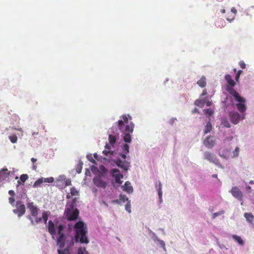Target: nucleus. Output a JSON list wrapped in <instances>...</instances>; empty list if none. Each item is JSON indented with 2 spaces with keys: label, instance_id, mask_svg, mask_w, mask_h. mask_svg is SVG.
Masks as SVG:
<instances>
[{
  "label": "nucleus",
  "instance_id": "12",
  "mask_svg": "<svg viewBox=\"0 0 254 254\" xmlns=\"http://www.w3.org/2000/svg\"><path fill=\"white\" fill-rule=\"evenodd\" d=\"M16 208L13 209L14 213L17 215L19 217L23 215L25 213V207L21 201H17L16 204Z\"/></svg>",
  "mask_w": 254,
  "mask_h": 254
},
{
  "label": "nucleus",
  "instance_id": "15",
  "mask_svg": "<svg viewBox=\"0 0 254 254\" xmlns=\"http://www.w3.org/2000/svg\"><path fill=\"white\" fill-rule=\"evenodd\" d=\"M94 185L97 187H101L105 189L106 187L107 183L102 180L100 177H95L93 179Z\"/></svg>",
  "mask_w": 254,
  "mask_h": 254
},
{
  "label": "nucleus",
  "instance_id": "24",
  "mask_svg": "<svg viewBox=\"0 0 254 254\" xmlns=\"http://www.w3.org/2000/svg\"><path fill=\"white\" fill-rule=\"evenodd\" d=\"M232 237L235 242L239 244V245L243 246L244 245V241L240 236L236 235H232Z\"/></svg>",
  "mask_w": 254,
  "mask_h": 254
},
{
  "label": "nucleus",
  "instance_id": "14",
  "mask_svg": "<svg viewBox=\"0 0 254 254\" xmlns=\"http://www.w3.org/2000/svg\"><path fill=\"white\" fill-rule=\"evenodd\" d=\"M27 208L29 209L31 215L33 217H36L38 214V208L34 205L33 202H30L27 204Z\"/></svg>",
  "mask_w": 254,
  "mask_h": 254
},
{
  "label": "nucleus",
  "instance_id": "42",
  "mask_svg": "<svg viewBox=\"0 0 254 254\" xmlns=\"http://www.w3.org/2000/svg\"><path fill=\"white\" fill-rule=\"evenodd\" d=\"M54 181V179L53 177H50L47 178H44V183H53Z\"/></svg>",
  "mask_w": 254,
  "mask_h": 254
},
{
  "label": "nucleus",
  "instance_id": "60",
  "mask_svg": "<svg viewBox=\"0 0 254 254\" xmlns=\"http://www.w3.org/2000/svg\"><path fill=\"white\" fill-rule=\"evenodd\" d=\"M33 169L35 171H36L37 169V166L36 165H35L34 164H33Z\"/></svg>",
  "mask_w": 254,
  "mask_h": 254
},
{
  "label": "nucleus",
  "instance_id": "63",
  "mask_svg": "<svg viewBox=\"0 0 254 254\" xmlns=\"http://www.w3.org/2000/svg\"><path fill=\"white\" fill-rule=\"evenodd\" d=\"M212 177L214 178H217V175L216 174H213Z\"/></svg>",
  "mask_w": 254,
  "mask_h": 254
},
{
  "label": "nucleus",
  "instance_id": "5",
  "mask_svg": "<svg viewBox=\"0 0 254 254\" xmlns=\"http://www.w3.org/2000/svg\"><path fill=\"white\" fill-rule=\"evenodd\" d=\"M76 199L74 198L71 204L67 207L64 211L65 218L68 221H74L77 219L79 212L77 208H74Z\"/></svg>",
  "mask_w": 254,
  "mask_h": 254
},
{
  "label": "nucleus",
  "instance_id": "19",
  "mask_svg": "<svg viewBox=\"0 0 254 254\" xmlns=\"http://www.w3.org/2000/svg\"><path fill=\"white\" fill-rule=\"evenodd\" d=\"M220 157L228 160L229 158V150L227 149L220 150L218 153Z\"/></svg>",
  "mask_w": 254,
  "mask_h": 254
},
{
  "label": "nucleus",
  "instance_id": "27",
  "mask_svg": "<svg viewBox=\"0 0 254 254\" xmlns=\"http://www.w3.org/2000/svg\"><path fill=\"white\" fill-rule=\"evenodd\" d=\"M27 217L29 220H30L32 225H35L36 223H39L40 222L42 221L41 217H37L36 216L35 217L36 218L35 219V220H33L30 216H27Z\"/></svg>",
  "mask_w": 254,
  "mask_h": 254
},
{
  "label": "nucleus",
  "instance_id": "8",
  "mask_svg": "<svg viewBox=\"0 0 254 254\" xmlns=\"http://www.w3.org/2000/svg\"><path fill=\"white\" fill-rule=\"evenodd\" d=\"M246 113H239L236 111H232L229 113V119L231 122L237 125L240 121H243L246 118Z\"/></svg>",
  "mask_w": 254,
  "mask_h": 254
},
{
  "label": "nucleus",
  "instance_id": "2",
  "mask_svg": "<svg viewBox=\"0 0 254 254\" xmlns=\"http://www.w3.org/2000/svg\"><path fill=\"white\" fill-rule=\"evenodd\" d=\"M120 118L121 120L117 123L118 128L123 133L124 141L126 142L129 143L131 140L130 134L133 132L134 125L132 122H130L129 124L127 125L126 127L125 126V124H128V119L126 115L122 116Z\"/></svg>",
  "mask_w": 254,
  "mask_h": 254
},
{
  "label": "nucleus",
  "instance_id": "59",
  "mask_svg": "<svg viewBox=\"0 0 254 254\" xmlns=\"http://www.w3.org/2000/svg\"><path fill=\"white\" fill-rule=\"evenodd\" d=\"M65 184H66V186L71 185V182H70V181H66L65 182Z\"/></svg>",
  "mask_w": 254,
  "mask_h": 254
},
{
  "label": "nucleus",
  "instance_id": "29",
  "mask_svg": "<svg viewBox=\"0 0 254 254\" xmlns=\"http://www.w3.org/2000/svg\"><path fill=\"white\" fill-rule=\"evenodd\" d=\"M117 138L115 135L110 134L109 135V141L111 145H113L116 142Z\"/></svg>",
  "mask_w": 254,
  "mask_h": 254
},
{
  "label": "nucleus",
  "instance_id": "41",
  "mask_svg": "<svg viewBox=\"0 0 254 254\" xmlns=\"http://www.w3.org/2000/svg\"><path fill=\"white\" fill-rule=\"evenodd\" d=\"M125 208H126V210L128 213H130L131 212V204H130V201L129 200L128 201L126 205Z\"/></svg>",
  "mask_w": 254,
  "mask_h": 254
},
{
  "label": "nucleus",
  "instance_id": "56",
  "mask_svg": "<svg viewBox=\"0 0 254 254\" xmlns=\"http://www.w3.org/2000/svg\"><path fill=\"white\" fill-rule=\"evenodd\" d=\"M121 156L122 157V158H123V159H126V158H127L126 154H125V153L121 154Z\"/></svg>",
  "mask_w": 254,
  "mask_h": 254
},
{
  "label": "nucleus",
  "instance_id": "22",
  "mask_svg": "<svg viewBox=\"0 0 254 254\" xmlns=\"http://www.w3.org/2000/svg\"><path fill=\"white\" fill-rule=\"evenodd\" d=\"M244 216L246 219V220L250 223L253 224L254 221V216L251 213H245Z\"/></svg>",
  "mask_w": 254,
  "mask_h": 254
},
{
  "label": "nucleus",
  "instance_id": "40",
  "mask_svg": "<svg viewBox=\"0 0 254 254\" xmlns=\"http://www.w3.org/2000/svg\"><path fill=\"white\" fill-rule=\"evenodd\" d=\"M86 250L85 248L80 247L77 250V254H85Z\"/></svg>",
  "mask_w": 254,
  "mask_h": 254
},
{
  "label": "nucleus",
  "instance_id": "4",
  "mask_svg": "<svg viewBox=\"0 0 254 254\" xmlns=\"http://www.w3.org/2000/svg\"><path fill=\"white\" fill-rule=\"evenodd\" d=\"M74 230L75 232L74 240L76 243L78 242L82 244L89 243L87 237V227L83 222L79 221L76 223L74 226Z\"/></svg>",
  "mask_w": 254,
  "mask_h": 254
},
{
  "label": "nucleus",
  "instance_id": "9",
  "mask_svg": "<svg viewBox=\"0 0 254 254\" xmlns=\"http://www.w3.org/2000/svg\"><path fill=\"white\" fill-rule=\"evenodd\" d=\"M229 192L233 196L241 202V205H243V193L238 187H233L229 190Z\"/></svg>",
  "mask_w": 254,
  "mask_h": 254
},
{
  "label": "nucleus",
  "instance_id": "49",
  "mask_svg": "<svg viewBox=\"0 0 254 254\" xmlns=\"http://www.w3.org/2000/svg\"><path fill=\"white\" fill-rule=\"evenodd\" d=\"M81 169H82V166L81 165H79L78 166L76 169V171L78 173H80L81 172Z\"/></svg>",
  "mask_w": 254,
  "mask_h": 254
},
{
  "label": "nucleus",
  "instance_id": "3",
  "mask_svg": "<svg viewBox=\"0 0 254 254\" xmlns=\"http://www.w3.org/2000/svg\"><path fill=\"white\" fill-rule=\"evenodd\" d=\"M74 230L75 232L74 240L76 243L78 242L82 244L89 243L87 237V227L83 222L79 221L76 223L74 226Z\"/></svg>",
  "mask_w": 254,
  "mask_h": 254
},
{
  "label": "nucleus",
  "instance_id": "62",
  "mask_svg": "<svg viewBox=\"0 0 254 254\" xmlns=\"http://www.w3.org/2000/svg\"><path fill=\"white\" fill-rule=\"evenodd\" d=\"M226 12L225 9L224 8L221 9V12L222 13H225Z\"/></svg>",
  "mask_w": 254,
  "mask_h": 254
},
{
  "label": "nucleus",
  "instance_id": "36",
  "mask_svg": "<svg viewBox=\"0 0 254 254\" xmlns=\"http://www.w3.org/2000/svg\"><path fill=\"white\" fill-rule=\"evenodd\" d=\"M122 149L123 153L127 154L129 152V145L127 144H125L122 146Z\"/></svg>",
  "mask_w": 254,
  "mask_h": 254
},
{
  "label": "nucleus",
  "instance_id": "34",
  "mask_svg": "<svg viewBox=\"0 0 254 254\" xmlns=\"http://www.w3.org/2000/svg\"><path fill=\"white\" fill-rule=\"evenodd\" d=\"M204 113L207 116H211L214 113V110L211 108H208L203 111Z\"/></svg>",
  "mask_w": 254,
  "mask_h": 254
},
{
  "label": "nucleus",
  "instance_id": "43",
  "mask_svg": "<svg viewBox=\"0 0 254 254\" xmlns=\"http://www.w3.org/2000/svg\"><path fill=\"white\" fill-rule=\"evenodd\" d=\"M224 212V211H220L219 212L213 213V215H212V218L214 219L216 217H217V216H218L223 214Z\"/></svg>",
  "mask_w": 254,
  "mask_h": 254
},
{
  "label": "nucleus",
  "instance_id": "44",
  "mask_svg": "<svg viewBox=\"0 0 254 254\" xmlns=\"http://www.w3.org/2000/svg\"><path fill=\"white\" fill-rule=\"evenodd\" d=\"M160 247L162 248V249H163L165 253H166V248H165V242L163 241L160 240Z\"/></svg>",
  "mask_w": 254,
  "mask_h": 254
},
{
  "label": "nucleus",
  "instance_id": "28",
  "mask_svg": "<svg viewBox=\"0 0 254 254\" xmlns=\"http://www.w3.org/2000/svg\"><path fill=\"white\" fill-rule=\"evenodd\" d=\"M215 25L219 27H224L225 25V22L224 19H219L216 22Z\"/></svg>",
  "mask_w": 254,
  "mask_h": 254
},
{
  "label": "nucleus",
  "instance_id": "35",
  "mask_svg": "<svg viewBox=\"0 0 254 254\" xmlns=\"http://www.w3.org/2000/svg\"><path fill=\"white\" fill-rule=\"evenodd\" d=\"M240 152V148L238 147H236L235 150L233 151L232 158H236L239 156Z\"/></svg>",
  "mask_w": 254,
  "mask_h": 254
},
{
  "label": "nucleus",
  "instance_id": "47",
  "mask_svg": "<svg viewBox=\"0 0 254 254\" xmlns=\"http://www.w3.org/2000/svg\"><path fill=\"white\" fill-rule=\"evenodd\" d=\"M9 202L11 204L13 205L14 202H15V199L13 198V197L11 196L8 199Z\"/></svg>",
  "mask_w": 254,
  "mask_h": 254
},
{
  "label": "nucleus",
  "instance_id": "31",
  "mask_svg": "<svg viewBox=\"0 0 254 254\" xmlns=\"http://www.w3.org/2000/svg\"><path fill=\"white\" fill-rule=\"evenodd\" d=\"M211 128H212V127H211V124L210 122H207L206 125L204 129V133L206 134V133H208L209 132H210L211 130Z\"/></svg>",
  "mask_w": 254,
  "mask_h": 254
},
{
  "label": "nucleus",
  "instance_id": "25",
  "mask_svg": "<svg viewBox=\"0 0 254 254\" xmlns=\"http://www.w3.org/2000/svg\"><path fill=\"white\" fill-rule=\"evenodd\" d=\"M197 84L201 88L204 87L206 85L205 77L202 76L201 78L197 81Z\"/></svg>",
  "mask_w": 254,
  "mask_h": 254
},
{
  "label": "nucleus",
  "instance_id": "11",
  "mask_svg": "<svg viewBox=\"0 0 254 254\" xmlns=\"http://www.w3.org/2000/svg\"><path fill=\"white\" fill-rule=\"evenodd\" d=\"M210 97L208 96H205L201 99H198L195 101V105L200 108H202L206 105L207 106L209 107L212 105V101H209Z\"/></svg>",
  "mask_w": 254,
  "mask_h": 254
},
{
  "label": "nucleus",
  "instance_id": "7",
  "mask_svg": "<svg viewBox=\"0 0 254 254\" xmlns=\"http://www.w3.org/2000/svg\"><path fill=\"white\" fill-rule=\"evenodd\" d=\"M203 158L209 163L215 164L218 167L222 169H224V166L219 162L216 156L210 151H204L203 153Z\"/></svg>",
  "mask_w": 254,
  "mask_h": 254
},
{
  "label": "nucleus",
  "instance_id": "23",
  "mask_svg": "<svg viewBox=\"0 0 254 254\" xmlns=\"http://www.w3.org/2000/svg\"><path fill=\"white\" fill-rule=\"evenodd\" d=\"M9 175V172L8 171L7 169H2L0 171V178H1L3 179H5L8 177Z\"/></svg>",
  "mask_w": 254,
  "mask_h": 254
},
{
  "label": "nucleus",
  "instance_id": "32",
  "mask_svg": "<svg viewBox=\"0 0 254 254\" xmlns=\"http://www.w3.org/2000/svg\"><path fill=\"white\" fill-rule=\"evenodd\" d=\"M221 125L223 127H226L227 128H229L231 127V126L230 124L229 123V122H228V121L225 119H223L222 120Z\"/></svg>",
  "mask_w": 254,
  "mask_h": 254
},
{
  "label": "nucleus",
  "instance_id": "16",
  "mask_svg": "<svg viewBox=\"0 0 254 254\" xmlns=\"http://www.w3.org/2000/svg\"><path fill=\"white\" fill-rule=\"evenodd\" d=\"M113 176L115 177L116 182L120 184L122 183L121 179L123 178V175L120 173L119 170L117 169H114L112 170Z\"/></svg>",
  "mask_w": 254,
  "mask_h": 254
},
{
  "label": "nucleus",
  "instance_id": "17",
  "mask_svg": "<svg viewBox=\"0 0 254 254\" xmlns=\"http://www.w3.org/2000/svg\"><path fill=\"white\" fill-rule=\"evenodd\" d=\"M115 163L118 166L120 167V168L123 169L126 171H127L128 169L129 163L127 161H122L120 159H118L115 162Z\"/></svg>",
  "mask_w": 254,
  "mask_h": 254
},
{
  "label": "nucleus",
  "instance_id": "18",
  "mask_svg": "<svg viewBox=\"0 0 254 254\" xmlns=\"http://www.w3.org/2000/svg\"><path fill=\"white\" fill-rule=\"evenodd\" d=\"M48 230L49 233L52 236V237L54 238V236H55L56 234V229L55 224L51 220L49 221Z\"/></svg>",
  "mask_w": 254,
  "mask_h": 254
},
{
  "label": "nucleus",
  "instance_id": "38",
  "mask_svg": "<svg viewBox=\"0 0 254 254\" xmlns=\"http://www.w3.org/2000/svg\"><path fill=\"white\" fill-rule=\"evenodd\" d=\"M9 138L10 141L13 143H16L17 142V137L15 134L10 136L9 137Z\"/></svg>",
  "mask_w": 254,
  "mask_h": 254
},
{
  "label": "nucleus",
  "instance_id": "6",
  "mask_svg": "<svg viewBox=\"0 0 254 254\" xmlns=\"http://www.w3.org/2000/svg\"><path fill=\"white\" fill-rule=\"evenodd\" d=\"M231 93H233V97L236 101L238 102L236 104L237 109L240 113H246L245 112L247 110V106L246 105V99L241 97L238 92H235L233 90H230Z\"/></svg>",
  "mask_w": 254,
  "mask_h": 254
},
{
  "label": "nucleus",
  "instance_id": "33",
  "mask_svg": "<svg viewBox=\"0 0 254 254\" xmlns=\"http://www.w3.org/2000/svg\"><path fill=\"white\" fill-rule=\"evenodd\" d=\"M49 217V214L47 211H44L42 213V219H43L44 221V223L46 224L47 222L48 219Z\"/></svg>",
  "mask_w": 254,
  "mask_h": 254
},
{
  "label": "nucleus",
  "instance_id": "54",
  "mask_svg": "<svg viewBox=\"0 0 254 254\" xmlns=\"http://www.w3.org/2000/svg\"><path fill=\"white\" fill-rule=\"evenodd\" d=\"M207 94V91L206 89H204L203 90V91H202V94H201V97H203V96H206Z\"/></svg>",
  "mask_w": 254,
  "mask_h": 254
},
{
  "label": "nucleus",
  "instance_id": "55",
  "mask_svg": "<svg viewBox=\"0 0 254 254\" xmlns=\"http://www.w3.org/2000/svg\"><path fill=\"white\" fill-rule=\"evenodd\" d=\"M112 202L113 203H121L120 199H115V200H113Z\"/></svg>",
  "mask_w": 254,
  "mask_h": 254
},
{
  "label": "nucleus",
  "instance_id": "21",
  "mask_svg": "<svg viewBox=\"0 0 254 254\" xmlns=\"http://www.w3.org/2000/svg\"><path fill=\"white\" fill-rule=\"evenodd\" d=\"M105 147L107 150H104L103 154L106 156L111 157L113 154L114 151L110 150V147L108 144L107 143Z\"/></svg>",
  "mask_w": 254,
  "mask_h": 254
},
{
  "label": "nucleus",
  "instance_id": "51",
  "mask_svg": "<svg viewBox=\"0 0 254 254\" xmlns=\"http://www.w3.org/2000/svg\"><path fill=\"white\" fill-rule=\"evenodd\" d=\"M8 193L10 195H11L12 197H14V196L15 195V192L13 190H9Z\"/></svg>",
  "mask_w": 254,
  "mask_h": 254
},
{
  "label": "nucleus",
  "instance_id": "1",
  "mask_svg": "<svg viewBox=\"0 0 254 254\" xmlns=\"http://www.w3.org/2000/svg\"><path fill=\"white\" fill-rule=\"evenodd\" d=\"M58 237L57 239V245L59 247L58 250V254H71L70 250L74 245V239L72 236L69 237L64 233L65 226L60 224L57 226Z\"/></svg>",
  "mask_w": 254,
  "mask_h": 254
},
{
  "label": "nucleus",
  "instance_id": "39",
  "mask_svg": "<svg viewBox=\"0 0 254 254\" xmlns=\"http://www.w3.org/2000/svg\"><path fill=\"white\" fill-rule=\"evenodd\" d=\"M120 200V201L121 202H125L126 201H128V197L125 194H121L120 195V198H119Z\"/></svg>",
  "mask_w": 254,
  "mask_h": 254
},
{
  "label": "nucleus",
  "instance_id": "10",
  "mask_svg": "<svg viewBox=\"0 0 254 254\" xmlns=\"http://www.w3.org/2000/svg\"><path fill=\"white\" fill-rule=\"evenodd\" d=\"M225 78L228 83V85H227L226 87V90L229 94L232 96L233 95V93H231L230 90H233L235 92H237L233 88L235 85V82L229 74L226 75Z\"/></svg>",
  "mask_w": 254,
  "mask_h": 254
},
{
  "label": "nucleus",
  "instance_id": "64",
  "mask_svg": "<svg viewBox=\"0 0 254 254\" xmlns=\"http://www.w3.org/2000/svg\"><path fill=\"white\" fill-rule=\"evenodd\" d=\"M249 184H251V185L254 184V181H253V180L250 181V182H249Z\"/></svg>",
  "mask_w": 254,
  "mask_h": 254
},
{
  "label": "nucleus",
  "instance_id": "46",
  "mask_svg": "<svg viewBox=\"0 0 254 254\" xmlns=\"http://www.w3.org/2000/svg\"><path fill=\"white\" fill-rule=\"evenodd\" d=\"M239 65L242 69H245L246 68V64L243 61L240 62Z\"/></svg>",
  "mask_w": 254,
  "mask_h": 254
},
{
  "label": "nucleus",
  "instance_id": "30",
  "mask_svg": "<svg viewBox=\"0 0 254 254\" xmlns=\"http://www.w3.org/2000/svg\"><path fill=\"white\" fill-rule=\"evenodd\" d=\"M43 181H44V178H43L38 179L37 181H36L34 182L33 186V187L37 188V187H40L41 185L43 183H44Z\"/></svg>",
  "mask_w": 254,
  "mask_h": 254
},
{
  "label": "nucleus",
  "instance_id": "53",
  "mask_svg": "<svg viewBox=\"0 0 254 254\" xmlns=\"http://www.w3.org/2000/svg\"><path fill=\"white\" fill-rule=\"evenodd\" d=\"M176 120H177V119H176V118H172V119H171L169 120V124H170L172 125V124L174 123V122H175V121H176Z\"/></svg>",
  "mask_w": 254,
  "mask_h": 254
},
{
  "label": "nucleus",
  "instance_id": "26",
  "mask_svg": "<svg viewBox=\"0 0 254 254\" xmlns=\"http://www.w3.org/2000/svg\"><path fill=\"white\" fill-rule=\"evenodd\" d=\"M28 179V176L27 174H22L20 177V180L17 181L18 185H20L21 183H24Z\"/></svg>",
  "mask_w": 254,
  "mask_h": 254
},
{
  "label": "nucleus",
  "instance_id": "37",
  "mask_svg": "<svg viewBox=\"0 0 254 254\" xmlns=\"http://www.w3.org/2000/svg\"><path fill=\"white\" fill-rule=\"evenodd\" d=\"M70 193L71 195H78L79 192L74 187H72L70 188Z\"/></svg>",
  "mask_w": 254,
  "mask_h": 254
},
{
  "label": "nucleus",
  "instance_id": "57",
  "mask_svg": "<svg viewBox=\"0 0 254 254\" xmlns=\"http://www.w3.org/2000/svg\"><path fill=\"white\" fill-rule=\"evenodd\" d=\"M239 77H240L239 73H237L236 77H235L236 80L238 81L239 79Z\"/></svg>",
  "mask_w": 254,
  "mask_h": 254
},
{
  "label": "nucleus",
  "instance_id": "48",
  "mask_svg": "<svg viewBox=\"0 0 254 254\" xmlns=\"http://www.w3.org/2000/svg\"><path fill=\"white\" fill-rule=\"evenodd\" d=\"M231 11L234 13L235 15H236L237 13V9L235 8V7H233L231 8Z\"/></svg>",
  "mask_w": 254,
  "mask_h": 254
},
{
  "label": "nucleus",
  "instance_id": "50",
  "mask_svg": "<svg viewBox=\"0 0 254 254\" xmlns=\"http://www.w3.org/2000/svg\"><path fill=\"white\" fill-rule=\"evenodd\" d=\"M246 189L248 193H251L252 192V189L250 186H246Z\"/></svg>",
  "mask_w": 254,
  "mask_h": 254
},
{
  "label": "nucleus",
  "instance_id": "45",
  "mask_svg": "<svg viewBox=\"0 0 254 254\" xmlns=\"http://www.w3.org/2000/svg\"><path fill=\"white\" fill-rule=\"evenodd\" d=\"M87 158L88 160L90 161L91 163L95 164L96 162L94 159H93L91 155H87Z\"/></svg>",
  "mask_w": 254,
  "mask_h": 254
},
{
  "label": "nucleus",
  "instance_id": "52",
  "mask_svg": "<svg viewBox=\"0 0 254 254\" xmlns=\"http://www.w3.org/2000/svg\"><path fill=\"white\" fill-rule=\"evenodd\" d=\"M235 16H233V17H232V18H229V17L226 18V20H227L228 21H229V22H230V23H231V22H232V21L235 19Z\"/></svg>",
  "mask_w": 254,
  "mask_h": 254
},
{
  "label": "nucleus",
  "instance_id": "13",
  "mask_svg": "<svg viewBox=\"0 0 254 254\" xmlns=\"http://www.w3.org/2000/svg\"><path fill=\"white\" fill-rule=\"evenodd\" d=\"M216 143V140L212 136H207L203 141L204 145L208 148H212Z\"/></svg>",
  "mask_w": 254,
  "mask_h": 254
},
{
  "label": "nucleus",
  "instance_id": "61",
  "mask_svg": "<svg viewBox=\"0 0 254 254\" xmlns=\"http://www.w3.org/2000/svg\"><path fill=\"white\" fill-rule=\"evenodd\" d=\"M219 246L220 248L221 249H222L223 248H226L225 246L224 245H219Z\"/></svg>",
  "mask_w": 254,
  "mask_h": 254
},
{
  "label": "nucleus",
  "instance_id": "20",
  "mask_svg": "<svg viewBox=\"0 0 254 254\" xmlns=\"http://www.w3.org/2000/svg\"><path fill=\"white\" fill-rule=\"evenodd\" d=\"M122 188L124 191H127L128 193H130L133 191V188L131 186L130 183L128 181L126 182Z\"/></svg>",
  "mask_w": 254,
  "mask_h": 254
},
{
  "label": "nucleus",
  "instance_id": "58",
  "mask_svg": "<svg viewBox=\"0 0 254 254\" xmlns=\"http://www.w3.org/2000/svg\"><path fill=\"white\" fill-rule=\"evenodd\" d=\"M31 161L32 162L33 164H34L37 161V159L34 158H32L31 159Z\"/></svg>",
  "mask_w": 254,
  "mask_h": 254
}]
</instances>
